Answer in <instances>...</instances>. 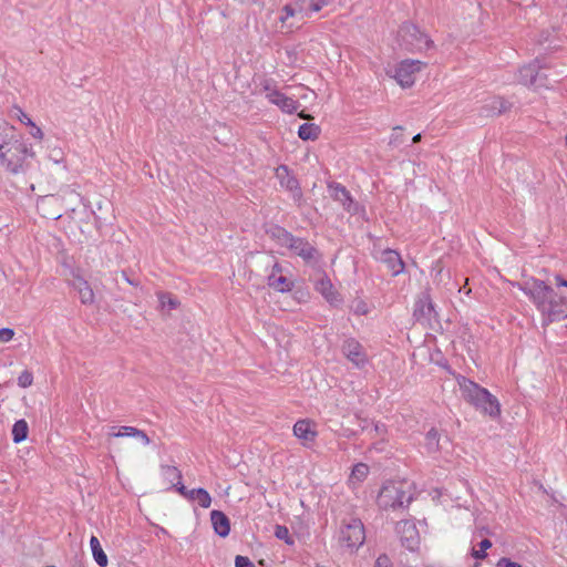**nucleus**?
Returning <instances> with one entry per match:
<instances>
[{
    "mask_svg": "<svg viewBox=\"0 0 567 567\" xmlns=\"http://www.w3.org/2000/svg\"><path fill=\"white\" fill-rule=\"evenodd\" d=\"M543 316L544 324L560 321L567 318V299L558 296L554 289L543 280L533 279L520 287Z\"/></svg>",
    "mask_w": 567,
    "mask_h": 567,
    "instance_id": "1",
    "label": "nucleus"
},
{
    "mask_svg": "<svg viewBox=\"0 0 567 567\" xmlns=\"http://www.w3.org/2000/svg\"><path fill=\"white\" fill-rule=\"evenodd\" d=\"M457 383L462 398L474 405L476 410L491 417H496L501 414L499 402L488 390L465 377H458Z\"/></svg>",
    "mask_w": 567,
    "mask_h": 567,
    "instance_id": "2",
    "label": "nucleus"
},
{
    "mask_svg": "<svg viewBox=\"0 0 567 567\" xmlns=\"http://www.w3.org/2000/svg\"><path fill=\"white\" fill-rule=\"evenodd\" d=\"M34 152L23 141L16 140L0 153L1 164L12 174L24 173Z\"/></svg>",
    "mask_w": 567,
    "mask_h": 567,
    "instance_id": "3",
    "label": "nucleus"
},
{
    "mask_svg": "<svg viewBox=\"0 0 567 567\" xmlns=\"http://www.w3.org/2000/svg\"><path fill=\"white\" fill-rule=\"evenodd\" d=\"M377 502L383 509L404 507L412 502V494L406 491V483L388 482L379 492Z\"/></svg>",
    "mask_w": 567,
    "mask_h": 567,
    "instance_id": "4",
    "label": "nucleus"
},
{
    "mask_svg": "<svg viewBox=\"0 0 567 567\" xmlns=\"http://www.w3.org/2000/svg\"><path fill=\"white\" fill-rule=\"evenodd\" d=\"M400 45L409 52H421L433 47V41L412 23H403L399 30Z\"/></svg>",
    "mask_w": 567,
    "mask_h": 567,
    "instance_id": "5",
    "label": "nucleus"
},
{
    "mask_svg": "<svg viewBox=\"0 0 567 567\" xmlns=\"http://www.w3.org/2000/svg\"><path fill=\"white\" fill-rule=\"evenodd\" d=\"M365 532L363 523L359 518L344 519L339 532V544L351 551L363 545Z\"/></svg>",
    "mask_w": 567,
    "mask_h": 567,
    "instance_id": "6",
    "label": "nucleus"
},
{
    "mask_svg": "<svg viewBox=\"0 0 567 567\" xmlns=\"http://www.w3.org/2000/svg\"><path fill=\"white\" fill-rule=\"evenodd\" d=\"M423 62L419 60H403L394 69L392 75L402 87H410L415 82V74L421 71Z\"/></svg>",
    "mask_w": 567,
    "mask_h": 567,
    "instance_id": "7",
    "label": "nucleus"
},
{
    "mask_svg": "<svg viewBox=\"0 0 567 567\" xmlns=\"http://www.w3.org/2000/svg\"><path fill=\"white\" fill-rule=\"evenodd\" d=\"M396 532L400 535V542L403 547L411 551L419 547L420 535L414 523L401 520L396 524Z\"/></svg>",
    "mask_w": 567,
    "mask_h": 567,
    "instance_id": "8",
    "label": "nucleus"
},
{
    "mask_svg": "<svg viewBox=\"0 0 567 567\" xmlns=\"http://www.w3.org/2000/svg\"><path fill=\"white\" fill-rule=\"evenodd\" d=\"M287 248L295 255L301 257L306 262H316L319 251L305 238L292 235Z\"/></svg>",
    "mask_w": 567,
    "mask_h": 567,
    "instance_id": "9",
    "label": "nucleus"
},
{
    "mask_svg": "<svg viewBox=\"0 0 567 567\" xmlns=\"http://www.w3.org/2000/svg\"><path fill=\"white\" fill-rule=\"evenodd\" d=\"M413 317L417 322H421L422 324L430 323L432 318L436 317V311L429 293H422L421 297L416 300L414 305Z\"/></svg>",
    "mask_w": 567,
    "mask_h": 567,
    "instance_id": "10",
    "label": "nucleus"
},
{
    "mask_svg": "<svg viewBox=\"0 0 567 567\" xmlns=\"http://www.w3.org/2000/svg\"><path fill=\"white\" fill-rule=\"evenodd\" d=\"M342 353L357 368H362L367 363V354L363 347L354 339H347L342 344Z\"/></svg>",
    "mask_w": 567,
    "mask_h": 567,
    "instance_id": "11",
    "label": "nucleus"
},
{
    "mask_svg": "<svg viewBox=\"0 0 567 567\" xmlns=\"http://www.w3.org/2000/svg\"><path fill=\"white\" fill-rule=\"evenodd\" d=\"M276 175L279 178L280 185L292 193L293 199L300 202L302 193L298 179L290 174L286 165H280L276 169Z\"/></svg>",
    "mask_w": 567,
    "mask_h": 567,
    "instance_id": "12",
    "label": "nucleus"
},
{
    "mask_svg": "<svg viewBox=\"0 0 567 567\" xmlns=\"http://www.w3.org/2000/svg\"><path fill=\"white\" fill-rule=\"evenodd\" d=\"M375 258L386 266L392 276H398L404 270V262L400 254L393 249H383Z\"/></svg>",
    "mask_w": 567,
    "mask_h": 567,
    "instance_id": "13",
    "label": "nucleus"
},
{
    "mask_svg": "<svg viewBox=\"0 0 567 567\" xmlns=\"http://www.w3.org/2000/svg\"><path fill=\"white\" fill-rule=\"evenodd\" d=\"M540 66L537 62L529 63L518 71V82L527 86H543V75L539 73Z\"/></svg>",
    "mask_w": 567,
    "mask_h": 567,
    "instance_id": "14",
    "label": "nucleus"
},
{
    "mask_svg": "<svg viewBox=\"0 0 567 567\" xmlns=\"http://www.w3.org/2000/svg\"><path fill=\"white\" fill-rule=\"evenodd\" d=\"M316 290L331 305L338 306L341 303L340 295L333 289L331 280L322 275L315 284Z\"/></svg>",
    "mask_w": 567,
    "mask_h": 567,
    "instance_id": "15",
    "label": "nucleus"
},
{
    "mask_svg": "<svg viewBox=\"0 0 567 567\" xmlns=\"http://www.w3.org/2000/svg\"><path fill=\"white\" fill-rule=\"evenodd\" d=\"M331 197L341 203L343 208L348 210L349 213H355L357 212V205L354 204L349 190L342 186L341 184L333 183L329 185Z\"/></svg>",
    "mask_w": 567,
    "mask_h": 567,
    "instance_id": "16",
    "label": "nucleus"
},
{
    "mask_svg": "<svg viewBox=\"0 0 567 567\" xmlns=\"http://www.w3.org/2000/svg\"><path fill=\"white\" fill-rule=\"evenodd\" d=\"M512 109V103L502 96H493L485 101L482 112L486 116H495L506 113Z\"/></svg>",
    "mask_w": 567,
    "mask_h": 567,
    "instance_id": "17",
    "label": "nucleus"
},
{
    "mask_svg": "<svg viewBox=\"0 0 567 567\" xmlns=\"http://www.w3.org/2000/svg\"><path fill=\"white\" fill-rule=\"evenodd\" d=\"M71 286L79 292L80 300L83 305H92L94 302V292L82 276L74 272Z\"/></svg>",
    "mask_w": 567,
    "mask_h": 567,
    "instance_id": "18",
    "label": "nucleus"
},
{
    "mask_svg": "<svg viewBox=\"0 0 567 567\" xmlns=\"http://www.w3.org/2000/svg\"><path fill=\"white\" fill-rule=\"evenodd\" d=\"M210 522H212V525H213V528H214L215 533L218 536L226 537V536L229 535V533H230V520L226 516V514H224L220 511L214 509V511L210 512Z\"/></svg>",
    "mask_w": 567,
    "mask_h": 567,
    "instance_id": "19",
    "label": "nucleus"
},
{
    "mask_svg": "<svg viewBox=\"0 0 567 567\" xmlns=\"http://www.w3.org/2000/svg\"><path fill=\"white\" fill-rule=\"evenodd\" d=\"M293 434L303 441V444L312 442L317 432L313 430L312 424L308 420H299L293 425Z\"/></svg>",
    "mask_w": 567,
    "mask_h": 567,
    "instance_id": "20",
    "label": "nucleus"
},
{
    "mask_svg": "<svg viewBox=\"0 0 567 567\" xmlns=\"http://www.w3.org/2000/svg\"><path fill=\"white\" fill-rule=\"evenodd\" d=\"M267 284L270 288L279 292H287L292 288V282L284 275L275 276V274H269Z\"/></svg>",
    "mask_w": 567,
    "mask_h": 567,
    "instance_id": "21",
    "label": "nucleus"
},
{
    "mask_svg": "<svg viewBox=\"0 0 567 567\" xmlns=\"http://www.w3.org/2000/svg\"><path fill=\"white\" fill-rule=\"evenodd\" d=\"M114 437H123V436H131V437H137L140 439L144 445H148L151 440L147 436V434L133 426H122L118 432L111 434Z\"/></svg>",
    "mask_w": 567,
    "mask_h": 567,
    "instance_id": "22",
    "label": "nucleus"
},
{
    "mask_svg": "<svg viewBox=\"0 0 567 567\" xmlns=\"http://www.w3.org/2000/svg\"><path fill=\"white\" fill-rule=\"evenodd\" d=\"M187 498L197 502L203 508H208L212 504V497L205 488H193L187 494Z\"/></svg>",
    "mask_w": 567,
    "mask_h": 567,
    "instance_id": "23",
    "label": "nucleus"
},
{
    "mask_svg": "<svg viewBox=\"0 0 567 567\" xmlns=\"http://www.w3.org/2000/svg\"><path fill=\"white\" fill-rule=\"evenodd\" d=\"M90 546H91V550H92V554H93V558L96 561V564L100 567H105L107 565V556L104 553V550H103V548H102L97 537H95V536L91 537Z\"/></svg>",
    "mask_w": 567,
    "mask_h": 567,
    "instance_id": "24",
    "label": "nucleus"
},
{
    "mask_svg": "<svg viewBox=\"0 0 567 567\" xmlns=\"http://www.w3.org/2000/svg\"><path fill=\"white\" fill-rule=\"evenodd\" d=\"M320 127L316 124L305 123L299 126L298 135L303 141H315L319 137Z\"/></svg>",
    "mask_w": 567,
    "mask_h": 567,
    "instance_id": "25",
    "label": "nucleus"
},
{
    "mask_svg": "<svg viewBox=\"0 0 567 567\" xmlns=\"http://www.w3.org/2000/svg\"><path fill=\"white\" fill-rule=\"evenodd\" d=\"M268 234L272 239H275L280 246L284 247H287L292 237L291 233L279 226L271 227Z\"/></svg>",
    "mask_w": 567,
    "mask_h": 567,
    "instance_id": "26",
    "label": "nucleus"
},
{
    "mask_svg": "<svg viewBox=\"0 0 567 567\" xmlns=\"http://www.w3.org/2000/svg\"><path fill=\"white\" fill-rule=\"evenodd\" d=\"M29 426L25 420L16 421L12 426V437L14 443H20L28 437Z\"/></svg>",
    "mask_w": 567,
    "mask_h": 567,
    "instance_id": "27",
    "label": "nucleus"
},
{
    "mask_svg": "<svg viewBox=\"0 0 567 567\" xmlns=\"http://www.w3.org/2000/svg\"><path fill=\"white\" fill-rule=\"evenodd\" d=\"M425 449L427 453L433 454L440 451V435L435 429H431L425 435Z\"/></svg>",
    "mask_w": 567,
    "mask_h": 567,
    "instance_id": "28",
    "label": "nucleus"
},
{
    "mask_svg": "<svg viewBox=\"0 0 567 567\" xmlns=\"http://www.w3.org/2000/svg\"><path fill=\"white\" fill-rule=\"evenodd\" d=\"M14 141L12 127H9L7 124H0V153H3L11 142Z\"/></svg>",
    "mask_w": 567,
    "mask_h": 567,
    "instance_id": "29",
    "label": "nucleus"
},
{
    "mask_svg": "<svg viewBox=\"0 0 567 567\" xmlns=\"http://www.w3.org/2000/svg\"><path fill=\"white\" fill-rule=\"evenodd\" d=\"M276 105L279 106L284 112L290 114L296 112L298 109V102L291 97L286 96L285 94H281Z\"/></svg>",
    "mask_w": 567,
    "mask_h": 567,
    "instance_id": "30",
    "label": "nucleus"
},
{
    "mask_svg": "<svg viewBox=\"0 0 567 567\" xmlns=\"http://www.w3.org/2000/svg\"><path fill=\"white\" fill-rule=\"evenodd\" d=\"M492 547V542L487 538L483 539L478 543V549H473L472 556L476 559H484L486 555V550Z\"/></svg>",
    "mask_w": 567,
    "mask_h": 567,
    "instance_id": "31",
    "label": "nucleus"
},
{
    "mask_svg": "<svg viewBox=\"0 0 567 567\" xmlns=\"http://www.w3.org/2000/svg\"><path fill=\"white\" fill-rule=\"evenodd\" d=\"M369 474L368 465L363 463L357 464L351 473V478L357 480L359 482L363 481Z\"/></svg>",
    "mask_w": 567,
    "mask_h": 567,
    "instance_id": "32",
    "label": "nucleus"
},
{
    "mask_svg": "<svg viewBox=\"0 0 567 567\" xmlns=\"http://www.w3.org/2000/svg\"><path fill=\"white\" fill-rule=\"evenodd\" d=\"M275 536L289 545L293 544V538L290 536L289 529L284 525H276Z\"/></svg>",
    "mask_w": 567,
    "mask_h": 567,
    "instance_id": "33",
    "label": "nucleus"
},
{
    "mask_svg": "<svg viewBox=\"0 0 567 567\" xmlns=\"http://www.w3.org/2000/svg\"><path fill=\"white\" fill-rule=\"evenodd\" d=\"M264 91L266 93V97L269 100V102H271L274 104H276L278 102L279 97L282 94L281 92L272 89L268 81H266L264 84Z\"/></svg>",
    "mask_w": 567,
    "mask_h": 567,
    "instance_id": "34",
    "label": "nucleus"
},
{
    "mask_svg": "<svg viewBox=\"0 0 567 567\" xmlns=\"http://www.w3.org/2000/svg\"><path fill=\"white\" fill-rule=\"evenodd\" d=\"M351 310L359 316H364L369 312V307L365 301L357 299L351 305Z\"/></svg>",
    "mask_w": 567,
    "mask_h": 567,
    "instance_id": "35",
    "label": "nucleus"
},
{
    "mask_svg": "<svg viewBox=\"0 0 567 567\" xmlns=\"http://www.w3.org/2000/svg\"><path fill=\"white\" fill-rule=\"evenodd\" d=\"M302 3L309 10L318 12L327 4V0H302Z\"/></svg>",
    "mask_w": 567,
    "mask_h": 567,
    "instance_id": "36",
    "label": "nucleus"
},
{
    "mask_svg": "<svg viewBox=\"0 0 567 567\" xmlns=\"http://www.w3.org/2000/svg\"><path fill=\"white\" fill-rule=\"evenodd\" d=\"M33 382V375L30 371L24 370L18 378V384L21 388H28Z\"/></svg>",
    "mask_w": 567,
    "mask_h": 567,
    "instance_id": "37",
    "label": "nucleus"
},
{
    "mask_svg": "<svg viewBox=\"0 0 567 567\" xmlns=\"http://www.w3.org/2000/svg\"><path fill=\"white\" fill-rule=\"evenodd\" d=\"M158 298H159L161 306L163 308L168 306L169 309H175L177 307V305H178L177 300L172 298L167 293H161Z\"/></svg>",
    "mask_w": 567,
    "mask_h": 567,
    "instance_id": "38",
    "label": "nucleus"
},
{
    "mask_svg": "<svg viewBox=\"0 0 567 567\" xmlns=\"http://www.w3.org/2000/svg\"><path fill=\"white\" fill-rule=\"evenodd\" d=\"M162 471L168 477L177 478V480L182 478L181 472L175 466L165 465V466H162Z\"/></svg>",
    "mask_w": 567,
    "mask_h": 567,
    "instance_id": "39",
    "label": "nucleus"
},
{
    "mask_svg": "<svg viewBox=\"0 0 567 567\" xmlns=\"http://www.w3.org/2000/svg\"><path fill=\"white\" fill-rule=\"evenodd\" d=\"M401 130H402L401 126L394 127V132L390 136V143H389L390 145L399 146L402 143V133L396 132V131H401Z\"/></svg>",
    "mask_w": 567,
    "mask_h": 567,
    "instance_id": "40",
    "label": "nucleus"
},
{
    "mask_svg": "<svg viewBox=\"0 0 567 567\" xmlns=\"http://www.w3.org/2000/svg\"><path fill=\"white\" fill-rule=\"evenodd\" d=\"M235 567H255V565L248 557L238 555L235 558Z\"/></svg>",
    "mask_w": 567,
    "mask_h": 567,
    "instance_id": "41",
    "label": "nucleus"
},
{
    "mask_svg": "<svg viewBox=\"0 0 567 567\" xmlns=\"http://www.w3.org/2000/svg\"><path fill=\"white\" fill-rule=\"evenodd\" d=\"M25 125L31 127V130H30L31 136H33L34 138L43 137V133H42L41 128L38 127L31 120H28V122H25Z\"/></svg>",
    "mask_w": 567,
    "mask_h": 567,
    "instance_id": "42",
    "label": "nucleus"
},
{
    "mask_svg": "<svg viewBox=\"0 0 567 567\" xmlns=\"http://www.w3.org/2000/svg\"><path fill=\"white\" fill-rule=\"evenodd\" d=\"M14 336V331L10 328H1L0 329V342H8Z\"/></svg>",
    "mask_w": 567,
    "mask_h": 567,
    "instance_id": "43",
    "label": "nucleus"
},
{
    "mask_svg": "<svg viewBox=\"0 0 567 567\" xmlns=\"http://www.w3.org/2000/svg\"><path fill=\"white\" fill-rule=\"evenodd\" d=\"M284 16L280 17V21L285 22L288 18L293 17L296 14V10L292 6L287 4L282 9Z\"/></svg>",
    "mask_w": 567,
    "mask_h": 567,
    "instance_id": "44",
    "label": "nucleus"
},
{
    "mask_svg": "<svg viewBox=\"0 0 567 567\" xmlns=\"http://www.w3.org/2000/svg\"><path fill=\"white\" fill-rule=\"evenodd\" d=\"M496 566L497 567H522L520 564H518L516 561H512L509 558H506V557L501 558L497 561Z\"/></svg>",
    "mask_w": 567,
    "mask_h": 567,
    "instance_id": "45",
    "label": "nucleus"
},
{
    "mask_svg": "<svg viewBox=\"0 0 567 567\" xmlns=\"http://www.w3.org/2000/svg\"><path fill=\"white\" fill-rule=\"evenodd\" d=\"M374 567H392L390 558L386 555H380L375 561Z\"/></svg>",
    "mask_w": 567,
    "mask_h": 567,
    "instance_id": "46",
    "label": "nucleus"
},
{
    "mask_svg": "<svg viewBox=\"0 0 567 567\" xmlns=\"http://www.w3.org/2000/svg\"><path fill=\"white\" fill-rule=\"evenodd\" d=\"M17 116L18 118L25 124L28 120H31L21 109L17 107Z\"/></svg>",
    "mask_w": 567,
    "mask_h": 567,
    "instance_id": "47",
    "label": "nucleus"
},
{
    "mask_svg": "<svg viewBox=\"0 0 567 567\" xmlns=\"http://www.w3.org/2000/svg\"><path fill=\"white\" fill-rule=\"evenodd\" d=\"M177 492L187 498V494H189L190 489H187L186 486H184L181 482H178Z\"/></svg>",
    "mask_w": 567,
    "mask_h": 567,
    "instance_id": "48",
    "label": "nucleus"
},
{
    "mask_svg": "<svg viewBox=\"0 0 567 567\" xmlns=\"http://www.w3.org/2000/svg\"><path fill=\"white\" fill-rule=\"evenodd\" d=\"M555 280H556V285H557L558 287H567V280H566V279H564L561 276L557 275V276L555 277Z\"/></svg>",
    "mask_w": 567,
    "mask_h": 567,
    "instance_id": "49",
    "label": "nucleus"
},
{
    "mask_svg": "<svg viewBox=\"0 0 567 567\" xmlns=\"http://www.w3.org/2000/svg\"><path fill=\"white\" fill-rule=\"evenodd\" d=\"M281 272H282L281 266L278 262L274 264L270 274H275V276H278V275H281Z\"/></svg>",
    "mask_w": 567,
    "mask_h": 567,
    "instance_id": "50",
    "label": "nucleus"
},
{
    "mask_svg": "<svg viewBox=\"0 0 567 567\" xmlns=\"http://www.w3.org/2000/svg\"><path fill=\"white\" fill-rule=\"evenodd\" d=\"M122 277L124 278V280L126 282H128L130 285H133V286H137V282L133 281L132 279H130V277L127 276V274L125 271H122Z\"/></svg>",
    "mask_w": 567,
    "mask_h": 567,
    "instance_id": "51",
    "label": "nucleus"
},
{
    "mask_svg": "<svg viewBox=\"0 0 567 567\" xmlns=\"http://www.w3.org/2000/svg\"><path fill=\"white\" fill-rule=\"evenodd\" d=\"M421 138H422V135L419 133V134L413 136L412 142L413 143H419L421 141Z\"/></svg>",
    "mask_w": 567,
    "mask_h": 567,
    "instance_id": "52",
    "label": "nucleus"
},
{
    "mask_svg": "<svg viewBox=\"0 0 567 567\" xmlns=\"http://www.w3.org/2000/svg\"><path fill=\"white\" fill-rule=\"evenodd\" d=\"M299 116L302 117V118H308L309 117V115L305 114L303 112H300Z\"/></svg>",
    "mask_w": 567,
    "mask_h": 567,
    "instance_id": "53",
    "label": "nucleus"
},
{
    "mask_svg": "<svg viewBox=\"0 0 567 567\" xmlns=\"http://www.w3.org/2000/svg\"><path fill=\"white\" fill-rule=\"evenodd\" d=\"M565 142H566V145H567V134H566V137H565Z\"/></svg>",
    "mask_w": 567,
    "mask_h": 567,
    "instance_id": "54",
    "label": "nucleus"
}]
</instances>
